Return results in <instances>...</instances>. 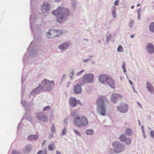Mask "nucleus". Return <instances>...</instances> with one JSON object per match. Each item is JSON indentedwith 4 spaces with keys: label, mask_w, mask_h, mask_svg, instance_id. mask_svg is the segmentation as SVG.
<instances>
[{
    "label": "nucleus",
    "mask_w": 154,
    "mask_h": 154,
    "mask_svg": "<svg viewBox=\"0 0 154 154\" xmlns=\"http://www.w3.org/2000/svg\"><path fill=\"white\" fill-rule=\"evenodd\" d=\"M52 14L56 17V20L58 23L63 24L70 16V10L67 8L59 6L52 11Z\"/></svg>",
    "instance_id": "1"
},
{
    "label": "nucleus",
    "mask_w": 154,
    "mask_h": 154,
    "mask_svg": "<svg viewBox=\"0 0 154 154\" xmlns=\"http://www.w3.org/2000/svg\"><path fill=\"white\" fill-rule=\"evenodd\" d=\"M108 102V100L105 96L99 97L96 101V110L98 114L101 116L106 114V104Z\"/></svg>",
    "instance_id": "2"
},
{
    "label": "nucleus",
    "mask_w": 154,
    "mask_h": 154,
    "mask_svg": "<svg viewBox=\"0 0 154 154\" xmlns=\"http://www.w3.org/2000/svg\"><path fill=\"white\" fill-rule=\"evenodd\" d=\"M98 79L101 83L105 85L107 84L113 89L115 88V82L109 76L105 74H101L98 76Z\"/></svg>",
    "instance_id": "3"
},
{
    "label": "nucleus",
    "mask_w": 154,
    "mask_h": 154,
    "mask_svg": "<svg viewBox=\"0 0 154 154\" xmlns=\"http://www.w3.org/2000/svg\"><path fill=\"white\" fill-rule=\"evenodd\" d=\"M88 123L87 119L85 116L81 117L76 116L74 120V125L76 127L80 128L85 127L88 125Z\"/></svg>",
    "instance_id": "4"
},
{
    "label": "nucleus",
    "mask_w": 154,
    "mask_h": 154,
    "mask_svg": "<svg viewBox=\"0 0 154 154\" xmlns=\"http://www.w3.org/2000/svg\"><path fill=\"white\" fill-rule=\"evenodd\" d=\"M40 84L42 88L43 91H51L55 85L53 80L50 81L46 79L42 81Z\"/></svg>",
    "instance_id": "5"
},
{
    "label": "nucleus",
    "mask_w": 154,
    "mask_h": 154,
    "mask_svg": "<svg viewBox=\"0 0 154 154\" xmlns=\"http://www.w3.org/2000/svg\"><path fill=\"white\" fill-rule=\"evenodd\" d=\"M94 77L92 74H87L80 78L78 80V82L82 86L84 85L85 83H92L94 81Z\"/></svg>",
    "instance_id": "6"
},
{
    "label": "nucleus",
    "mask_w": 154,
    "mask_h": 154,
    "mask_svg": "<svg viewBox=\"0 0 154 154\" xmlns=\"http://www.w3.org/2000/svg\"><path fill=\"white\" fill-rule=\"evenodd\" d=\"M112 145L115 149V153L119 154L123 152L125 148V145L118 141L112 142Z\"/></svg>",
    "instance_id": "7"
},
{
    "label": "nucleus",
    "mask_w": 154,
    "mask_h": 154,
    "mask_svg": "<svg viewBox=\"0 0 154 154\" xmlns=\"http://www.w3.org/2000/svg\"><path fill=\"white\" fill-rule=\"evenodd\" d=\"M63 31L61 29H49L47 33L46 36L49 38H52L58 37L62 35Z\"/></svg>",
    "instance_id": "8"
},
{
    "label": "nucleus",
    "mask_w": 154,
    "mask_h": 154,
    "mask_svg": "<svg viewBox=\"0 0 154 154\" xmlns=\"http://www.w3.org/2000/svg\"><path fill=\"white\" fill-rule=\"evenodd\" d=\"M35 116L38 120L41 122H46L48 120V117L45 115L43 112H38Z\"/></svg>",
    "instance_id": "9"
},
{
    "label": "nucleus",
    "mask_w": 154,
    "mask_h": 154,
    "mask_svg": "<svg viewBox=\"0 0 154 154\" xmlns=\"http://www.w3.org/2000/svg\"><path fill=\"white\" fill-rule=\"evenodd\" d=\"M32 42L30 44V45L28 48H27V50L28 51H29V49H30V56L27 59V60L29 61V60L30 58H31V57L33 58L35 57L37 54V50L35 49L32 47Z\"/></svg>",
    "instance_id": "10"
},
{
    "label": "nucleus",
    "mask_w": 154,
    "mask_h": 154,
    "mask_svg": "<svg viewBox=\"0 0 154 154\" xmlns=\"http://www.w3.org/2000/svg\"><path fill=\"white\" fill-rule=\"evenodd\" d=\"M42 91H43L42 88L40 83L38 86L35 89H33L29 95V97H34L35 94L39 93Z\"/></svg>",
    "instance_id": "11"
},
{
    "label": "nucleus",
    "mask_w": 154,
    "mask_h": 154,
    "mask_svg": "<svg viewBox=\"0 0 154 154\" xmlns=\"http://www.w3.org/2000/svg\"><path fill=\"white\" fill-rule=\"evenodd\" d=\"M117 108L118 111L122 113L126 112L128 110V106L126 104L120 105V106H118Z\"/></svg>",
    "instance_id": "12"
},
{
    "label": "nucleus",
    "mask_w": 154,
    "mask_h": 154,
    "mask_svg": "<svg viewBox=\"0 0 154 154\" xmlns=\"http://www.w3.org/2000/svg\"><path fill=\"white\" fill-rule=\"evenodd\" d=\"M145 49L147 52L149 54H152L154 52V46L151 43H148L145 46Z\"/></svg>",
    "instance_id": "13"
},
{
    "label": "nucleus",
    "mask_w": 154,
    "mask_h": 154,
    "mask_svg": "<svg viewBox=\"0 0 154 154\" xmlns=\"http://www.w3.org/2000/svg\"><path fill=\"white\" fill-rule=\"evenodd\" d=\"M41 7L42 13L44 14L46 12L48 13L49 12L50 7L47 2L43 3V4L41 5Z\"/></svg>",
    "instance_id": "14"
},
{
    "label": "nucleus",
    "mask_w": 154,
    "mask_h": 154,
    "mask_svg": "<svg viewBox=\"0 0 154 154\" xmlns=\"http://www.w3.org/2000/svg\"><path fill=\"white\" fill-rule=\"evenodd\" d=\"M81 86H82L78 84H77L74 85L73 88V91L75 94H79L81 93L82 92V89Z\"/></svg>",
    "instance_id": "15"
},
{
    "label": "nucleus",
    "mask_w": 154,
    "mask_h": 154,
    "mask_svg": "<svg viewBox=\"0 0 154 154\" xmlns=\"http://www.w3.org/2000/svg\"><path fill=\"white\" fill-rule=\"evenodd\" d=\"M32 146L31 144H27L24 147L23 149V152L24 154H28L31 151Z\"/></svg>",
    "instance_id": "16"
},
{
    "label": "nucleus",
    "mask_w": 154,
    "mask_h": 154,
    "mask_svg": "<svg viewBox=\"0 0 154 154\" xmlns=\"http://www.w3.org/2000/svg\"><path fill=\"white\" fill-rule=\"evenodd\" d=\"M31 11V14L30 15L29 17V20H30V28L31 29V30L32 31V28L31 26V22L33 21L34 22H35V21L37 20V19L38 18L37 17L36 15L35 14V13H33V12H32L31 10L30 11Z\"/></svg>",
    "instance_id": "17"
},
{
    "label": "nucleus",
    "mask_w": 154,
    "mask_h": 154,
    "mask_svg": "<svg viewBox=\"0 0 154 154\" xmlns=\"http://www.w3.org/2000/svg\"><path fill=\"white\" fill-rule=\"evenodd\" d=\"M122 96L119 94H112L111 97V100L113 103H116L119 98H121Z\"/></svg>",
    "instance_id": "18"
},
{
    "label": "nucleus",
    "mask_w": 154,
    "mask_h": 154,
    "mask_svg": "<svg viewBox=\"0 0 154 154\" xmlns=\"http://www.w3.org/2000/svg\"><path fill=\"white\" fill-rule=\"evenodd\" d=\"M146 88L151 93H154V88L153 86L150 82L147 81L146 82Z\"/></svg>",
    "instance_id": "19"
},
{
    "label": "nucleus",
    "mask_w": 154,
    "mask_h": 154,
    "mask_svg": "<svg viewBox=\"0 0 154 154\" xmlns=\"http://www.w3.org/2000/svg\"><path fill=\"white\" fill-rule=\"evenodd\" d=\"M76 100L74 97H70L69 100V103L70 106L72 107H75L77 106Z\"/></svg>",
    "instance_id": "20"
},
{
    "label": "nucleus",
    "mask_w": 154,
    "mask_h": 154,
    "mask_svg": "<svg viewBox=\"0 0 154 154\" xmlns=\"http://www.w3.org/2000/svg\"><path fill=\"white\" fill-rule=\"evenodd\" d=\"M69 46V44L67 43H64L60 45L58 47V48L61 51H63L67 49Z\"/></svg>",
    "instance_id": "21"
},
{
    "label": "nucleus",
    "mask_w": 154,
    "mask_h": 154,
    "mask_svg": "<svg viewBox=\"0 0 154 154\" xmlns=\"http://www.w3.org/2000/svg\"><path fill=\"white\" fill-rule=\"evenodd\" d=\"M38 138V137L36 135H31L28 137V140L30 141H35Z\"/></svg>",
    "instance_id": "22"
},
{
    "label": "nucleus",
    "mask_w": 154,
    "mask_h": 154,
    "mask_svg": "<svg viewBox=\"0 0 154 154\" xmlns=\"http://www.w3.org/2000/svg\"><path fill=\"white\" fill-rule=\"evenodd\" d=\"M124 133L128 136H131L133 134V132L130 128H126Z\"/></svg>",
    "instance_id": "23"
},
{
    "label": "nucleus",
    "mask_w": 154,
    "mask_h": 154,
    "mask_svg": "<svg viewBox=\"0 0 154 154\" xmlns=\"http://www.w3.org/2000/svg\"><path fill=\"white\" fill-rule=\"evenodd\" d=\"M21 103L23 106L25 108L26 111L28 112L30 111V107L27 106V104L25 101L22 100L21 101Z\"/></svg>",
    "instance_id": "24"
},
{
    "label": "nucleus",
    "mask_w": 154,
    "mask_h": 154,
    "mask_svg": "<svg viewBox=\"0 0 154 154\" xmlns=\"http://www.w3.org/2000/svg\"><path fill=\"white\" fill-rule=\"evenodd\" d=\"M116 7L115 6H113L111 8L112 14V16L114 18L116 17Z\"/></svg>",
    "instance_id": "25"
},
{
    "label": "nucleus",
    "mask_w": 154,
    "mask_h": 154,
    "mask_svg": "<svg viewBox=\"0 0 154 154\" xmlns=\"http://www.w3.org/2000/svg\"><path fill=\"white\" fill-rule=\"evenodd\" d=\"M126 138V137L125 135L123 134L120 136L119 139L121 142H124L125 141Z\"/></svg>",
    "instance_id": "26"
},
{
    "label": "nucleus",
    "mask_w": 154,
    "mask_h": 154,
    "mask_svg": "<svg viewBox=\"0 0 154 154\" xmlns=\"http://www.w3.org/2000/svg\"><path fill=\"white\" fill-rule=\"evenodd\" d=\"M106 43H108L109 42L112 38V36L111 34L110 33H108L106 35Z\"/></svg>",
    "instance_id": "27"
},
{
    "label": "nucleus",
    "mask_w": 154,
    "mask_h": 154,
    "mask_svg": "<svg viewBox=\"0 0 154 154\" xmlns=\"http://www.w3.org/2000/svg\"><path fill=\"white\" fill-rule=\"evenodd\" d=\"M149 29L150 32H154V22H152L150 24Z\"/></svg>",
    "instance_id": "28"
},
{
    "label": "nucleus",
    "mask_w": 154,
    "mask_h": 154,
    "mask_svg": "<svg viewBox=\"0 0 154 154\" xmlns=\"http://www.w3.org/2000/svg\"><path fill=\"white\" fill-rule=\"evenodd\" d=\"M132 140L130 137L126 138L125 141L124 142L126 145H129L131 143Z\"/></svg>",
    "instance_id": "29"
},
{
    "label": "nucleus",
    "mask_w": 154,
    "mask_h": 154,
    "mask_svg": "<svg viewBox=\"0 0 154 154\" xmlns=\"http://www.w3.org/2000/svg\"><path fill=\"white\" fill-rule=\"evenodd\" d=\"M94 131L92 129H89L85 131V133L88 135H92L93 134Z\"/></svg>",
    "instance_id": "30"
},
{
    "label": "nucleus",
    "mask_w": 154,
    "mask_h": 154,
    "mask_svg": "<svg viewBox=\"0 0 154 154\" xmlns=\"http://www.w3.org/2000/svg\"><path fill=\"white\" fill-rule=\"evenodd\" d=\"M85 72V70L84 69H82V70L80 71V72H77L75 76H77L78 77L82 75L83 73Z\"/></svg>",
    "instance_id": "31"
},
{
    "label": "nucleus",
    "mask_w": 154,
    "mask_h": 154,
    "mask_svg": "<svg viewBox=\"0 0 154 154\" xmlns=\"http://www.w3.org/2000/svg\"><path fill=\"white\" fill-rule=\"evenodd\" d=\"M54 143L52 144H49L48 146V149L51 151H53L54 150Z\"/></svg>",
    "instance_id": "32"
},
{
    "label": "nucleus",
    "mask_w": 154,
    "mask_h": 154,
    "mask_svg": "<svg viewBox=\"0 0 154 154\" xmlns=\"http://www.w3.org/2000/svg\"><path fill=\"white\" fill-rule=\"evenodd\" d=\"M108 152L109 154H115V152L114 149L110 148L108 151Z\"/></svg>",
    "instance_id": "33"
},
{
    "label": "nucleus",
    "mask_w": 154,
    "mask_h": 154,
    "mask_svg": "<svg viewBox=\"0 0 154 154\" xmlns=\"http://www.w3.org/2000/svg\"><path fill=\"white\" fill-rule=\"evenodd\" d=\"M73 131L74 132L75 134L77 135L78 136L80 137L81 136V134L78 131L75 129H73Z\"/></svg>",
    "instance_id": "34"
},
{
    "label": "nucleus",
    "mask_w": 154,
    "mask_h": 154,
    "mask_svg": "<svg viewBox=\"0 0 154 154\" xmlns=\"http://www.w3.org/2000/svg\"><path fill=\"white\" fill-rule=\"evenodd\" d=\"M125 63L123 61V62L121 66L122 68L123 69V72L124 73H125L126 72V70L125 68Z\"/></svg>",
    "instance_id": "35"
},
{
    "label": "nucleus",
    "mask_w": 154,
    "mask_h": 154,
    "mask_svg": "<svg viewBox=\"0 0 154 154\" xmlns=\"http://www.w3.org/2000/svg\"><path fill=\"white\" fill-rule=\"evenodd\" d=\"M134 23V22L133 20H131L129 22L128 26L131 28H133Z\"/></svg>",
    "instance_id": "36"
},
{
    "label": "nucleus",
    "mask_w": 154,
    "mask_h": 154,
    "mask_svg": "<svg viewBox=\"0 0 154 154\" xmlns=\"http://www.w3.org/2000/svg\"><path fill=\"white\" fill-rule=\"evenodd\" d=\"M71 75L69 76V77L70 79L71 80H73L74 79L73 77V76L74 75L75 73L74 72V70H72L71 72H70Z\"/></svg>",
    "instance_id": "37"
},
{
    "label": "nucleus",
    "mask_w": 154,
    "mask_h": 154,
    "mask_svg": "<svg viewBox=\"0 0 154 154\" xmlns=\"http://www.w3.org/2000/svg\"><path fill=\"white\" fill-rule=\"evenodd\" d=\"M123 49L121 45H119L117 48V51L120 52H121L122 51V50Z\"/></svg>",
    "instance_id": "38"
},
{
    "label": "nucleus",
    "mask_w": 154,
    "mask_h": 154,
    "mask_svg": "<svg viewBox=\"0 0 154 154\" xmlns=\"http://www.w3.org/2000/svg\"><path fill=\"white\" fill-rule=\"evenodd\" d=\"M50 107L49 106H45L44 108L43 111H46L47 110H48L50 109Z\"/></svg>",
    "instance_id": "39"
},
{
    "label": "nucleus",
    "mask_w": 154,
    "mask_h": 154,
    "mask_svg": "<svg viewBox=\"0 0 154 154\" xmlns=\"http://www.w3.org/2000/svg\"><path fill=\"white\" fill-rule=\"evenodd\" d=\"M51 130L53 133H54L55 131V129L54 127V124L52 125L51 127Z\"/></svg>",
    "instance_id": "40"
},
{
    "label": "nucleus",
    "mask_w": 154,
    "mask_h": 154,
    "mask_svg": "<svg viewBox=\"0 0 154 154\" xmlns=\"http://www.w3.org/2000/svg\"><path fill=\"white\" fill-rule=\"evenodd\" d=\"M150 135L152 138L154 139V131H153L152 130L150 131Z\"/></svg>",
    "instance_id": "41"
},
{
    "label": "nucleus",
    "mask_w": 154,
    "mask_h": 154,
    "mask_svg": "<svg viewBox=\"0 0 154 154\" xmlns=\"http://www.w3.org/2000/svg\"><path fill=\"white\" fill-rule=\"evenodd\" d=\"M12 154H22V153L15 151V150H13L12 152Z\"/></svg>",
    "instance_id": "42"
},
{
    "label": "nucleus",
    "mask_w": 154,
    "mask_h": 154,
    "mask_svg": "<svg viewBox=\"0 0 154 154\" xmlns=\"http://www.w3.org/2000/svg\"><path fill=\"white\" fill-rule=\"evenodd\" d=\"M72 5L74 7H75L77 3L75 1H72Z\"/></svg>",
    "instance_id": "43"
},
{
    "label": "nucleus",
    "mask_w": 154,
    "mask_h": 154,
    "mask_svg": "<svg viewBox=\"0 0 154 154\" xmlns=\"http://www.w3.org/2000/svg\"><path fill=\"white\" fill-rule=\"evenodd\" d=\"M66 133V130L65 128H64L62 130V135H65Z\"/></svg>",
    "instance_id": "44"
},
{
    "label": "nucleus",
    "mask_w": 154,
    "mask_h": 154,
    "mask_svg": "<svg viewBox=\"0 0 154 154\" xmlns=\"http://www.w3.org/2000/svg\"><path fill=\"white\" fill-rule=\"evenodd\" d=\"M119 0H116L114 3V5H116V6H118L119 5Z\"/></svg>",
    "instance_id": "45"
},
{
    "label": "nucleus",
    "mask_w": 154,
    "mask_h": 154,
    "mask_svg": "<svg viewBox=\"0 0 154 154\" xmlns=\"http://www.w3.org/2000/svg\"><path fill=\"white\" fill-rule=\"evenodd\" d=\"M90 58H88V59H85V60H83V62H85V63H87L88 62L89 60H90Z\"/></svg>",
    "instance_id": "46"
},
{
    "label": "nucleus",
    "mask_w": 154,
    "mask_h": 154,
    "mask_svg": "<svg viewBox=\"0 0 154 154\" xmlns=\"http://www.w3.org/2000/svg\"><path fill=\"white\" fill-rule=\"evenodd\" d=\"M76 103H77V104H80L81 105H82V103H81L80 101L79 100H76Z\"/></svg>",
    "instance_id": "47"
},
{
    "label": "nucleus",
    "mask_w": 154,
    "mask_h": 154,
    "mask_svg": "<svg viewBox=\"0 0 154 154\" xmlns=\"http://www.w3.org/2000/svg\"><path fill=\"white\" fill-rule=\"evenodd\" d=\"M21 125V123L20 122L19 123L18 125L17 126V129H19L20 128V126Z\"/></svg>",
    "instance_id": "48"
},
{
    "label": "nucleus",
    "mask_w": 154,
    "mask_h": 154,
    "mask_svg": "<svg viewBox=\"0 0 154 154\" xmlns=\"http://www.w3.org/2000/svg\"><path fill=\"white\" fill-rule=\"evenodd\" d=\"M35 0H30V5L32 8V5L33 3V2H34Z\"/></svg>",
    "instance_id": "49"
},
{
    "label": "nucleus",
    "mask_w": 154,
    "mask_h": 154,
    "mask_svg": "<svg viewBox=\"0 0 154 154\" xmlns=\"http://www.w3.org/2000/svg\"><path fill=\"white\" fill-rule=\"evenodd\" d=\"M141 129L142 131V132H144V127L143 125H142L141 127Z\"/></svg>",
    "instance_id": "50"
},
{
    "label": "nucleus",
    "mask_w": 154,
    "mask_h": 154,
    "mask_svg": "<svg viewBox=\"0 0 154 154\" xmlns=\"http://www.w3.org/2000/svg\"><path fill=\"white\" fill-rule=\"evenodd\" d=\"M42 150L39 151L37 153V154H42Z\"/></svg>",
    "instance_id": "51"
},
{
    "label": "nucleus",
    "mask_w": 154,
    "mask_h": 154,
    "mask_svg": "<svg viewBox=\"0 0 154 154\" xmlns=\"http://www.w3.org/2000/svg\"><path fill=\"white\" fill-rule=\"evenodd\" d=\"M141 11V9H139L138 10V11H137V15H139V14H140V12Z\"/></svg>",
    "instance_id": "52"
},
{
    "label": "nucleus",
    "mask_w": 154,
    "mask_h": 154,
    "mask_svg": "<svg viewBox=\"0 0 154 154\" xmlns=\"http://www.w3.org/2000/svg\"><path fill=\"white\" fill-rule=\"evenodd\" d=\"M64 123H66V124L67 125V119H66L64 120Z\"/></svg>",
    "instance_id": "53"
},
{
    "label": "nucleus",
    "mask_w": 154,
    "mask_h": 154,
    "mask_svg": "<svg viewBox=\"0 0 154 154\" xmlns=\"http://www.w3.org/2000/svg\"><path fill=\"white\" fill-rule=\"evenodd\" d=\"M137 103L140 107H141L142 106V105L139 102H137Z\"/></svg>",
    "instance_id": "54"
},
{
    "label": "nucleus",
    "mask_w": 154,
    "mask_h": 154,
    "mask_svg": "<svg viewBox=\"0 0 154 154\" xmlns=\"http://www.w3.org/2000/svg\"><path fill=\"white\" fill-rule=\"evenodd\" d=\"M142 134H143V137H144V138H146V135L145 134V132H144V133H143V132H142Z\"/></svg>",
    "instance_id": "55"
},
{
    "label": "nucleus",
    "mask_w": 154,
    "mask_h": 154,
    "mask_svg": "<svg viewBox=\"0 0 154 154\" xmlns=\"http://www.w3.org/2000/svg\"><path fill=\"white\" fill-rule=\"evenodd\" d=\"M42 154H47L46 150H44L42 151Z\"/></svg>",
    "instance_id": "56"
},
{
    "label": "nucleus",
    "mask_w": 154,
    "mask_h": 154,
    "mask_svg": "<svg viewBox=\"0 0 154 154\" xmlns=\"http://www.w3.org/2000/svg\"><path fill=\"white\" fill-rule=\"evenodd\" d=\"M70 82H68V84H67V85H66V87H69V85H70Z\"/></svg>",
    "instance_id": "57"
},
{
    "label": "nucleus",
    "mask_w": 154,
    "mask_h": 154,
    "mask_svg": "<svg viewBox=\"0 0 154 154\" xmlns=\"http://www.w3.org/2000/svg\"><path fill=\"white\" fill-rule=\"evenodd\" d=\"M65 80V79L64 78L62 77L61 79V82L63 81H64Z\"/></svg>",
    "instance_id": "58"
},
{
    "label": "nucleus",
    "mask_w": 154,
    "mask_h": 154,
    "mask_svg": "<svg viewBox=\"0 0 154 154\" xmlns=\"http://www.w3.org/2000/svg\"><path fill=\"white\" fill-rule=\"evenodd\" d=\"M140 14H139V15H137V19L138 20H139L140 19Z\"/></svg>",
    "instance_id": "59"
},
{
    "label": "nucleus",
    "mask_w": 154,
    "mask_h": 154,
    "mask_svg": "<svg viewBox=\"0 0 154 154\" xmlns=\"http://www.w3.org/2000/svg\"><path fill=\"white\" fill-rule=\"evenodd\" d=\"M129 82L130 83V84L131 85H133V83L131 81H130V80H129Z\"/></svg>",
    "instance_id": "60"
},
{
    "label": "nucleus",
    "mask_w": 154,
    "mask_h": 154,
    "mask_svg": "<svg viewBox=\"0 0 154 154\" xmlns=\"http://www.w3.org/2000/svg\"><path fill=\"white\" fill-rule=\"evenodd\" d=\"M45 140H44L42 142V145H44V144H45Z\"/></svg>",
    "instance_id": "61"
},
{
    "label": "nucleus",
    "mask_w": 154,
    "mask_h": 154,
    "mask_svg": "<svg viewBox=\"0 0 154 154\" xmlns=\"http://www.w3.org/2000/svg\"><path fill=\"white\" fill-rule=\"evenodd\" d=\"M56 154H61V153H60V152H59V151H56Z\"/></svg>",
    "instance_id": "62"
},
{
    "label": "nucleus",
    "mask_w": 154,
    "mask_h": 154,
    "mask_svg": "<svg viewBox=\"0 0 154 154\" xmlns=\"http://www.w3.org/2000/svg\"><path fill=\"white\" fill-rule=\"evenodd\" d=\"M84 40L88 42V38H84Z\"/></svg>",
    "instance_id": "63"
},
{
    "label": "nucleus",
    "mask_w": 154,
    "mask_h": 154,
    "mask_svg": "<svg viewBox=\"0 0 154 154\" xmlns=\"http://www.w3.org/2000/svg\"><path fill=\"white\" fill-rule=\"evenodd\" d=\"M130 37L131 38H134V36L133 35H130Z\"/></svg>",
    "instance_id": "64"
}]
</instances>
